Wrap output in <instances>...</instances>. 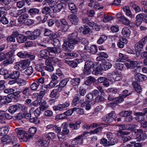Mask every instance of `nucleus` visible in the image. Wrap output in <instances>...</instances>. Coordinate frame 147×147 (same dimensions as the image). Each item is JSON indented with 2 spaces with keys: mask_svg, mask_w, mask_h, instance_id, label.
<instances>
[{
  "mask_svg": "<svg viewBox=\"0 0 147 147\" xmlns=\"http://www.w3.org/2000/svg\"><path fill=\"white\" fill-rule=\"evenodd\" d=\"M5 16H3L1 18L0 20V22H1V23L4 24H7L9 21L7 18L5 17Z\"/></svg>",
  "mask_w": 147,
  "mask_h": 147,
  "instance_id": "61",
  "label": "nucleus"
},
{
  "mask_svg": "<svg viewBox=\"0 0 147 147\" xmlns=\"http://www.w3.org/2000/svg\"><path fill=\"white\" fill-rule=\"evenodd\" d=\"M19 104L10 106L8 109V111L11 113H13L19 110Z\"/></svg>",
  "mask_w": 147,
  "mask_h": 147,
  "instance_id": "23",
  "label": "nucleus"
},
{
  "mask_svg": "<svg viewBox=\"0 0 147 147\" xmlns=\"http://www.w3.org/2000/svg\"><path fill=\"white\" fill-rule=\"evenodd\" d=\"M42 32H43L44 35L45 36H50L52 34V31L49 29L46 28H42Z\"/></svg>",
  "mask_w": 147,
  "mask_h": 147,
  "instance_id": "45",
  "label": "nucleus"
},
{
  "mask_svg": "<svg viewBox=\"0 0 147 147\" xmlns=\"http://www.w3.org/2000/svg\"><path fill=\"white\" fill-rule=\"evenodd\" d=\"M69 130L66 128H63V129L62 132L60 131L57 134V136L58 138L60 140V139H63L65 138V135L69 133Z\"/></svg>",
  "mask_w": 147,
  "mask_h": 147,
  "instance_id": "20",
  "label": "nucleus"
},
{
  "mask_svg": "<svg viewBox=\"0 0 147 147\" xmlns=\"http://www.w3.org/2000/svg\"><path fill=\"white\" fill-rule=\"evenodd\" d=\"M68 6L71 12L74 14H76L78 12V9L76 8L75 4L73 3H69L68 4Z\"/></svg>",
  "mask_w": 147,
  "mask_h": 147,
  "instance_id": "30",
  "label": "nucleus"
},
{
  "mask_svg": "<svg viewBox=\"0 0 147 147\" xmlns=\"http://www.w3.org/2000/svg\"><path fill=\"white\" fill-rule=\"evenodd\" d=\"M132 113V111H124L120 112L119 115L122 117H126L130 114H131Z\"/></svg>",
  "mask_w": 147,
  "mask_h": 147,
  "instance_id": "48",
  "label": "nucleus"
},
{
  "mask_svg": "<svg viewBox=\"0 0 147 147\" xmlns=\"http://www.w3.org/2000/svg\"><path fill=\"white\" fill-rule=\"evenodd\" d=\"M33 73V69L31 66L28 67L25 71L24 73L28 75H30Z\"/></svg>",
  "mask_w": 147,
  "mask_h": 147,
  "instance_id": "56",
  "label": "nucleus"
},
{
  "mask_svg": "<svg viewBox=\"0 0 147 147\" xmlns=\"http://www.w3.org/2000/svg\"><path fill=\"white\" fill-rule=\"evenodd\" d=\"M81 122L80 121H76L74 123H72L69 124V126L72 130H78L80 127Z\"/></svg>",
  "mask_w": 147,
  "mask_h": 147,
  "instance_id": "17",
  "label": "nucleus"
},
{
  "mask_svg": "<svg viewBox=\"0 0 147 147\" xmlns=\"http://www.w3.org/2000/svg\"><path fill=\"white\" fill-rule=\"evenodd\" d=\"M17 55L20 58H25L28 57L29 53L27 52L26 51H20L18 52Z\"/></svg>",
  "mask_w": 147,
  "mask_h": 147,
  "instance_id": "35",
  "label": "nucleus"
},
{
  "mask_svg": "<svg viewBox=\"0 0 147 147\" xmlns=\"http://www.w3.org/2000/svg\"><path fill=\"white\" fill-rule=\"evenodd\" d=\"M59 94L56 89H54L51 92L50 94V96L51 98H57L59 96Z\"/></svg>",
  "mask_w": 147,
  "mask_h": 147,
  "instance_id": "40",
  "label": "nucleus"
},
{
  "mask_svg": "<svg viewBox=\"0 0 147 147\" xmlns=\"http://www.w3.org/2000/svg\"><path fill=\"white\" fill-rule=\"evenodd\" d=\"M118 140L117 138H114L112 141H107L105 138L102 139L100 141V143L105 146L113 145L117 143Z\"/></svg>",
  "mask_w": 147,
  "mask_h": 147,
  "instance_id": "8",
  "label": "nucleus"
},
{
  "mask_svg": "<svg viewBox=\"0 0 147 147\" xmlns=\"http://www.w3.org/2000/svg\"><path fill=\"white\" fill-rule=\"evenodd\" d=\"M112 66V64L109 62H106L105 63L100 65V67H102L103 70L106 71L110 69Z\"/></svg>",
  "mask_w": 147,
  "mask_h": 147,
  "instance_id": "32",
  "label": "nucleus"
},
{
  "mask_svg": "<svg viewBox=\"0 0 147 147\" xmlns=\"http://www.w3.org/2000/svg\"><path fill=\"white\" fill-rule=\"evenodd\" d=\"M78 40L79 41V44L80 42L84 45L87 44V43H89L88 40L85 38L80 37L78 38Z\"/></svg>",
  "mask_w": 147,
  "mask_h": 147,
  "instance_id": "55",
  "label": "nucleus"
},
{
  "mask_svg": "<svg viewBox=\"0 0 147 147\" xmlns=\"http://www.w3.org/2000/svg\"><path fill=\"white\" fill-rule=\"evenodd\" d=\"M132 85L135 90L138 93H140L142 91V88L139 84L135 81H133Z\"/></svg>",
  "mask_w": 147,
  "mask_h": 147,
  "instance_id": "28",
  "label": "nucleus"
},
{
  "mask_svg": "<svg viewBox=\"0 0 147 147\" xmlns=\"http://www.w3.org/2000/svg\"><path fill=\"white\" fill-rule=\"evenodd\" d=\"M119 61L123 62L127 60V56L123 54L120 53L119 54Z\"/></svg>",
  "mask_w": 147,
  "mask_h": 147,
  "instance_id": "46",
  "label": "nucleus"
},
{
  "mask_svg": "<svg viewBox=\"0 0 147 147\" xmlns=\"http://www.w3.org/2000/svg\"><path fill=\"white\" fill-rule=\"evenodd\" d=\"M130 30L127 28H123L122 31V35L125 37H129L130 35Z\"/></svg>",
  "mask_w": 147,
  "mask_h": 147,
  "instance_id": "31",
  "label": "nucleus"
},
{
  "mask_svg": "<svg viewBox=\"0 0 147 147\" xmlns=\"http://www.w3.org/2000/svg\"><path fill=\"white\" fill-rule=\"evenodd\" d=\"M130 5L132 9L134 10L136 13H139L141 11V8L137 4L133 3H130Z\"/></svg>",
  "mask_w": 147,
  "mask_h": 147,
  "instance_id": "38",
  "label": "nucleus"
},
{
  "mask_svg": "<svg viewBox=\"0 0 147 147\" xmlns=\"http://www.w3.org/2000/svg\"><path fill=\"white\" fill-rule=\"evenodd\" d=\"M84 135H80L75 138L71 142L73 145H69V147H78L75 146V145H78L82 144L83 142Z\"/></svg>",
  "mask_w": 147,
  "mask_h": 147,
  "instance_id": "6",
  "label": "nucleus"
},
{
  "mask_svg": "<svg viewBox=\"0 0 147 147\" xmlns=\"http://www.w3.org/2000/svg\"><path fill=\"white\" fill-rule=\"evenodd\" d=\"M136 80L138 82H142L146 80L147 78L146 76L140 74L139 73L135 74Z\"/></svg>",
  "mask_w": 147,
  "mask_h": 147,
  "instance_id": "21",
  "label": "nucleus"
},
{
  "mask_svg": "<svg viewBox=\"0 0 147 147\" xmlns=\"http://www.w3.org/2000/svg\"><path fill=\"white\" fill-rule=\"evenodd\" d=\"M16 133L19 139L23 140L24 142H27L30 137L27 134H25V131L22 128H17L15 130Z\"/></svg>",
  "mask_w": 147,
  "mask_h": 147,
  "instance_id": "4",
  "label": "nucleus"
},
{
  "mask_svg": "<svg viewBox=\"0 0 147 147\" xmlns=\"http://www.w3.org/2000/svg\"><path fill=\"white\" fill-rule=\"evenodd\" d=\"M102 70H103L102 69V67H101L100 66V67H97L95 70H94L92 71V73L96 75H97L98 74H100V72Z\"/></svg>",
  "mask_w": 147,
  "mask_h": 147,
  "instance_id": "54",
  "label": "nucleus"
},
{
  "mask_svg": "<svg viewBox=\"0 0 147 147\" xmlns=\"http://www.w3.org/2000/svg\"><path fill=\"white\" fill-rule=\"evenodd\" d=\"M21 92L18 91L17 92L14 91L12 94H10L8 96V99L9 100L8 102L11 101V99L13 98L15 100H17L20 97V93Z\"/></svg>",
  "mask_w": 147,
  "mask_h": 147,
  "instance_id": "15",
  "label": "nucleus"
},
{
  "mask_svg": "<svg viewBox=\"0 0 147 147\" xmlns=\"http://www.w3.org/2000/svg\"><path fill=\"white\" fill-rule=\"evenodd\" d=\"M136 137L139 141L145 140L147 137V135L140 129H138L137 133L136 134Z\"/></svg>",
  "mask_w": 147,
  "mask_h": 147,
  "instance_id": "10",
  "label": "nucleus"
},
{
  "mask_svg": "<svg viewBox=\"0 0 147 147\" xmlns=\"http://www.w3.org/2000/svg\"><path fill=\"white\" fill-rule=\"evenodd\" d=\"M69 81V80L67 78L65 79L62 81H61L59 84L60 86H62L63 87H64L67 85V82Z\"/></svg>",
  "mask_w": 147,
  "mask_h": 147,
  "instance_id": "59",
  "label": "nucleus"
},
{
  "mask_svg": "<svg viewBox=\"0 0 147 147\" xmlns=\"http://www.w3.org/2000/svg\"><path fill=\"white\" fill-rule=\"evenodd\" d=\"M42 110L40 107L36 109L34 111V114L36 117H38L41 114V111Z\"/></svg>",
  "mask_w": 147,
  "mask_h": 147,
  "instance_id": "64",
  "label": "nucleus"
},
{
  "mask_svg": "<svg viewBox=\"0 0 147 147\" xmlns=\"http://www.w3.org/2000/svg\"><path fill=\"white\" fill-rule=\"evenodd\" d=\"M51 43L54 46H56V47L57 46H59L60 45V40L57 38H55L51 41ZM59 48H61L60 47Z\"/></svg>",
  "mask_w": 147,
  "mask_h": 147,
  "instance_id": "50",
  "label": "nucleus"
},
{
  "mask_svg": "<svg viewBox=\"0 0 147 147\" xmlns=\"http://www.w3.org/2000/svg\"><path fill=\"white\" fill-rule=\"evenodd\" d=\"M123 101V98L122 96H120L118 97L115 98L114 100V104L120 103Z\"/></svg>",
  "mask_w": 147,
  "mask_h": 147,
  "instance_id": "53",
  "label": "nucleus"
},
{
  "mask_svg": "<svg viewBox=\"0 0 147 147\" xmlns=\"http://www.w3.org/2000/svg\"><path fill=\"white\" fill-rule=\"evenodd\" d=\"M107 38V36L105 35H101L97 41V43L99 44H101L103 43L104 40Z\"/></svg>",
  "mask_w": 147,
  "mask_h": 147,
  "instance_id": "52",
  "label": "nucleus"
},
{
  "mask_svg": "<svg viewBox=\"0 0 147 147\" xmlns=\"http://www.w3.org/2000/svg\"><path fill=\"white\" fill-rule=\"evenodd\" d=\"M87 100L86 101L85 103H87L89 102L91 104H94V101L93 98V95L92 93H90L86 96Z\"/></svg>",
  "mask_w": 147,
  "mask_h": 147,
  "instance_id": "26",
  "label": "nucleus"
},
{
  "mask_svg": "<svg viewBox=\"0 0 147 147\" xmlns=\"http://www.w3.org/2000/svg\"><path fill=\"white\" fill-rule=\"evenodd\" d=\"M51 81H53L55 83H56L57 84L59 83V81L58 80V78L55 74H53L51 76Z\"/></svg>",
  "mask_w": 147,
  "mask_h": 147,
  "instance_id": "58",
  "label": "nucleus"
},
{
  "mask_svg": "<svg viewBox=\"0 0 147 147\" xmlns=\"http://www.w3.org/2000/svg\"><path fill=\"white\" fill-rule=\"evenodd\" d=\"M138 64L137 61H133L129 59L127 62L125 63L124 64L127 68H133L135 67Z\"/></svg>",
  "mask_w": 147,
  "mask_h": 147,
  "instance_id": "19",
  "label": "nucleus"
},
{
  "mask_svg": "<svg viewBox=\"0 0 147 147\" xmlns=\"http://www.w3.org/2000/svg\"><path fill=\"white\" fill-rule=\"evenodd\" d=\"M104 98L102 96L98 95L94 100V104L95 102H100L104 101Z\"/></svg>",
  "mask_w": 147,
  "mask_h": 147,
  "instance_id": "57",
  "label": "nucleus"
},
{
  "mask_svg": "<svg viewBox=\"0 0 147 147\" xmlns=\"http://www.w3.org/2000/svg\"><path fill=\"white\" fill-rule=\"evenodd\" d=\"M95 81L96 80L94 78L90 76L87 78L85 82V83L86 85L88 86Z\"/></svg>",
  "mask_w": 147,
  "mask_h": 147,
  "instance_id": "33",
  "label": "nucleus"
},
{
  "mask_svg": "<svg viewBox=\"0 0 147 147\" xmlns=\"http://www.w3.org/2000/svg\"><path fill=\"white\" fill-rule=\"evenodd\" d=\"M51 9L48 7L45 6L42 8L41 9L42 13L45 15L48 16L50 12Z\"/></svg>",
  "mask_w": 147,
  "mask_h": 147,
  "instance_id": "39",
  "label": "nucleus"
},
{
  "mask_svg": "<svg viewBox=\"0 0 147 147\" xmlns=\"http://www.w3.org/2000/svg\"><path fill=\"white\" fill-rule=\"evenodd\" d=\"M61 22L62 24V25H61V27L62 28H64V30H67V29L69 28V27L68 25V23L65 19H62L61 20Z\"/></svg>",
  "mask_w": 147,
  "mask_h": 147,
  "instance_id": "43",
  "label": "nucleus"
},
{
  "mask_svg": "<svg viewBox=\"0 0 147 147\" xmlns=\"http://www.w3.org/2000/svg\"><path fill=\"white\" fill-rule=\"evenodd\" d=\"M78 33L77 31H75L69 35L68 41H64L63 45V48L66 51L69 50V49H74L76 44H79L78 41Z\"/></svg>",
  "mask_w": 147,
  "mask_h": 147,
  "instance_id": "1",
  "label": "nucleus"
},
{
  "mask_svg": "<svg viewBox=\"0 0 147 147\" xmlns=\"http://www.w3.org/2000/svg\"><path fill=\"white\" fill-rule=\"evenodd\" d=\"M56 83L53 82L51 81L48 84L45 85H43L42 86V89L45 90V89L47 90V89H51L54 88L55 86L57 84Z\"/></svg>",
  "mask_w": 147,
  "mask_h": 147,
  "instance_id": "29",
  "label": "nucleus"
},
{
  "mask_svg": "<svg viewBox=\"0 0 147 147\" xmlns=\"http://www.w3.org/2000/svg\"><path fill=\"white\" fill-rule=\"evenodd\" d=\"M29 39L28 35L25 36L24 35L20 34L17 38L16 39L17 41L20 43H24V42L26 41L27 39Z\"/></svg>",
  "mask_w": 147,
  "mask_h": 147,
  "instance_id": "22",
  "label": "nucleus"
},
{
  "mask_svg": "<svg viewBox=\"0 0 147 147\" xmlns=\"http://www.w3.org/2000/svg\"><path fill=\"white\" fill-rule=\"evenodd\" d=\"M147 42V36H145L135 45V49L136 54H140L143 49L144 45Z\"/></svg>",
  "mask_w": 147,
  "mask_h": 147,
  "instance_id": "5",
  "label": "nucleus"
},
{
  "mask_svg": "<svg viewBox=\"0 0 147 147\" xmlns=\"http://www.w3.org/2000/svg\"><path fill=\"white\" fill-rule=\"evenodd\" d=\"M82 57L84 59H86L89 58L90 56V53L89 52H84L82 54Z\"/></svg>",
  "mask_w": 147,
  "mask_h": 147,
  "instance_id": "62",
  "label": "nucleus"
},
{
  "mask_svg": "<svg viewBox=\"0 0 147 147\" xmlns=\"http://www.w3.org/2000/svg\"><path fill=\"white\" fill-rule=\"evenodd\" d=\"M9 128L8 127L5 126L0 128V136H4L8 133Z\"/></svg>",
  "mask_w": 147,
  "mask_h": 147,
  "instance_id": "24",
  "label": "nucleus"
},
{
  "mask_svg": "<svg viewBox=\"0 0 147 147\" xmlns=\"http://www.w3.org/2000/svg\"><path fill=\"white\" fill-rule=\"evenodd\" d=\"M65 4L63 3H60L53 9L54 12L56 13L59 12L63 8V5Z\"/></svg>",
  "mask_w": 147,
  "mask_h": 147,
  "instance_id": "34",
  "label": "nucleus"
},
{
  "mask_svg": "<svg viewBox=\"0 0 147 147\" xmlns=\"http://www.w3.org/2000/svg\"><path fill=\"white\" fill-rule=\"evenodd\" d=\"M70 105L69 102H65L62 104H59L53 107V109L55 111H61L67 108Z\"/></svg>",
  "mask_w": 147,
  "mask_h": 147,
  "instance_id": "12",
  "label": "nucleus"
},
{
  "mask_svg": "<svg viewBox=\"0 0 147 147\" xmlns=\"http://www.w3.org/2000/svg\"><path fill=\"white\" fill-rule=\"evenodd\" d=\"M39 12V9L36 8H30L28 11V13L32 17L34 16L36 14H38Z\"/></svg>",
  "mask_w": 147,
  "mask_h": 147,
  "instance_id": "25",
  "label": "nucleus"
},
{
  "mask_svg": "<svg viewBox=\"0 0 147 147\" xmlns=\"http://www.w3.org/2000/svg\"><path fill=\"white\" fill-rule=\"evenodd\" d=\"M71 82L73 86H78L80 82V79L78 78H73L71 79Z\"/></svg>",
  "mask_w": 147,
  "mask_h": 147,
  "instance_id": "41",
  "label": "nucleus"
},
{
  "mask_svg": "<svg viewBox=\"0 0 147 147\" xmlns=\"http://www.w3.org/2000/svg\"><path fill=\"white\" fill-rule=\"evenodd\" d=\"M40 107L42 111H43L47 108L49 106L47 105V103L45 101L42 100L40 101Z\"/></svg>",
  "mask_w": 147,
  "mask_h": 147,
  "instance_id": "37",
  "label": "nucleus"
},
{
  "mask_svg": "<svg viewBox=\"0 0 147 147\" xmlns=\"http://www.w3.org/2000/svg\"><path fill=\"white\" fill-rule=\"evenodd\" d=\"M115 67L117 69L121 70L123 69V65L121 63H117L115 64Z\"/></svg>",
  "mask_w": 147,
  "mask_h": 147,
  "instance_id": "60",
  "label": "nucleus"
},
{
  "mask_svg": "<svg viewBox=\"0 0 147 147\" xmlns=\"http://www.w3.org/2000/svg\"><path fill=\"white\" fill-rule=\"evenodd\" d=\"M42 28L37 29L33 32L29 31H26L25 32V34L26 35H28L29 39L34 40L40 36L41 33L42 32Z\"/></svg>",
  "mask_w": 147,
  "mask_h": 147,
  "instance_id": "3",
  "label": "nucleus"
},
{
  "mask_svg": "<svg viewBox=\"0 0 147 147\" xmlns=\"http://www.w3.org/2000/svg\"><path fill=\"white\" fill-rule=\"evenodd\" d=\"M80 29L81 32L85 35L88 34L90 31V28L87 26L81 27L80 28Z\"/></svg>",
  "mask_w": 147,
  "mask_h": 147,
  "instance_id": "36",
  "label": "nucleus"
},
{
  "mask_svg": "<svg viewBox=\"0 0 147 147\" xmlns=\"http://www.w3.org/2000/svg\"><path fill=\"white\" fill-rule=\"evenodd\" d=\"M20 72L18 71H13L10 73L9 74L7 75V76H4L5 79L7 78H10L12 79H17L20 76Z\"/></svg>",
  "mask_w": 147,
  "mask_h": 147,
  "instance_id": "13",
  "label": "nucleus"
},
{
  "mask_svg": "<svg viewBox=\"0 0 147 147\" xmlns=\"http://www.w3.org/2000/svg\"><path fill=\"white\" fill-rule=\"evenodd\" d=\"M145 17V14L143 13L138 14L136 16V20L135 21V24L139 26L141 24L142 21L144 20Z\"/></svg>",
  "mask_w": 147,
  "mask_h": 147,
  "instance_id": "11",
  "label": "nucleus"
},
{
  "mask_svg": "<svg viewBox=\"0 0 147 147\" xmlns=\"http://www.w3.org/2000/svg\"><path fill=\"white\" fill-rule=\"evenodd\" d=\"M62 51L61 48L59 47H48L47 50H43L40 52V55L44 59H47L49 55L56 56L57 55Z\"/></svg>",
  "mask_w": 147,
  "mask_h": 147,
  "instance_id": "2",
  "label": "nucleus"
},
{
  "mask_svg": "<svg viewBox=\"0 0 147 147\" xmlns=\"http://www.w3.org/2000/svg\"><path fill=\"white\" fill-rule=\"evenodd\" d=\"M81 97L80 96H75L73 98V105L76 106L77 104L79 103V102L80 103L83 102L82 100L81 99Z\"/></svg>",
  "mask_w": 147,
  "mask_h": 147,
  "instance_id": "44",
  "label": "nucleus"
},
{
  "mask_svg": "<svg viewBox=\"0 0 147 147\" xmlns=\"http://www.w3.org/2000/svg\"><path fill=\"white\" fill-rule=\"evenodd\" d=\"M94 66V64L91 61H87L85 63L84 69L86 70V71L84 72L85 74H90L91 72V69L93 68Z\"/></svg>",
  "mask_w": 147,
  "mask_h": 147,
  "instance_id": "7",
  "label": "nucleus"
},
{
  "mask_svg": "<svg viewBox=\"0 0 147 147\" xmlns=\"http://www.w3.org/2000/svg\"><path fill=\"white\" fill-rule=\"evenodd\" d=\"M134 115L136 116L135 117L136 120L138 121H144L145 118L144 117L145 115V113L142 112H136L134 113Z\"/></svg>",
  "mask_w": 147,
  "mask_h": 147,
  "instance_id": "16",
  "label": "nucleus"
},
{
  "mask_svg": "<svg viewBox=\"0 0 147 147\" xmlns=\"http://www.w3.org/2000/svg\"><path fill=\"white\" fill-rule=\"evenodd\" d=\"M29 17L27 13H24L20 16L18 18L19 22H22L24 20H25Z\"/></svg>",
  "mask_w": 147,
  "mask_h": 147,
  "instance_id": "42",
  "label": "nucleus"
},
{
  "mask_svg": "<svg viewBox=\"0 0 147 147\" xmlns=\"http://www.w3.org/2000/svg\"><path fill=\"white\" fill-rule=\"evenodd\" d=\"M68 19L73 24L75 25L78 24L79 21L77 16L73 14H70L69 15Z\"/></svg>",
  "mask_w": 147,
  "mask_h": 147,
  "instance_id": "18",
  "label": "nucleus"
},
{
  "mask_svg": "<svg viewBox=\"0 0 147 147\" xmlns=\"http://www.w3.org/2000/svg\"><path fill=\"white\" fill-rule=\"evenodd\" d=\"M5 59L6 60L5 63L11 64L13 63L14 59V56L13 53L9 52L7 53L6 54Z\"/></svg>",
  "mask_w": 147,
  "mask_h": 147,
  "instance_id": "14",
  "label": "nucleus"
},
{
  "mask_svg": "<svg viewBox=\"0 0 147 147\" xmlns=\"http://www.w3.org/2000/svg\"><path fill=\"white\" fill-rule=\"evenodd\" d=\"M10 137L8 135H5L2 137L1 138V141L3 142H6L8 140L11 142L12 144L14 143V142L13 141H10Z\"/></svg>",
  "mask_w": 147,
  "mask_h": 147,
  "instance_id": "51",
  "label": "nucleus"
},
{
  "mask_svg": "<svg viewBox=\"0 0 147 147\" xmlns=\"http://www.w3.org/2000/svg\"><path fill=\"white\" fill-rule=\"evenodd\" d=\"M78 61H69L67 60H65L64 61V63H66L69 66L73 68H75L77 66Z\"/></svg>",
  "mask_w": 147,
  "mask_h": 147,
  "instance_id": "27",
  "label": "nucleus"
},
{
  "mask_svg": "<svg viewBox=\"0 0 147 147\" xmlns=\"http://www.w3.org/2000/svg\"><path fill=\"white\" fill-rule=\"evenodd\" d=\"M90 50L92 54L95 53L97 51V47L95 45H93L90 47Z\"/></svg>",
  "mask_w": 147,
  "mask_h": 147,
  "instance_id": "63",
  "label": "nucleus"
},
{
  "mask_svg": "<svg viewBox=\"0 0 147 147\" xmlns=\"http://www.w3.org/2000/svg\"><path fill=\"white\" fill-rule=\"evenodd\" d=\"M39 86V84L36 81L31 85L30 88L32 90H37Z\"/></svg>",
  "mask_w": 147,
  "mask_h": 147,
  "instance_id": "47",
  "label": "nucleus"
},
{
  "mask_svg": "<svg viewBox=\"0 0 147 147\" xmlns=\"http://www.w3.org/2000/svg\"><path fill=\"white\" fill-rule=\"evenodd\" d=\"M19 110L21 109L22 112L23 113H25L28 112L27 109L28 107L24 105H22L20 104H19Z\"/></svg>",
  "mask_w": 147,
  "mask_h": 147,
  "instance_id": "49",
  "label": "nucleus"
},
{
  "mask_svg": "<svg viewBox=\"0 0 147 147\" xmlns=\"http://www.w3.org/2000/svg\"><path fill=\"white\" fill-rule=\"evenodd\" d=\"M30 62L28 60L25 59L17 62V65L18 66V69L22 70L25 69L28 66Z\"/></svg>",
  "mask_w": 147,
  "mask_h": 147,
  "instance_id": "9",
  "label": "nucleus"
}]
</instances>
